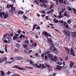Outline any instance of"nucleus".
<instances>
[{
	"label": "nucleus",
	"mask_w": 76,
	"mask_h": 76,
	"mask_svg": "<svg viewBox=\"0 0 76 76\" xmlns=\"http://www.w3.org/2000/svg\"><path fill=\"white\" fill-rule=\"evenodd\" d=\"M42 34H44L45 36L47 37V38L48 39V41H49V42H50L49 44L50 45H51V46H50V47H51V48H52V47L53 46H54V45L53 44V43L52 42V40H51V39L50 38H48V36L49 37H51V35L48 33L46 32V31H43L42 33Z\"/></svg>",
	"instance_id": "1"
},
{
	"label": "nucleus",
	"mask_w": 76,
	"mask_h": 76,
	"mask_svg": "<svg viewBox=\"0 0 76 76\" xmlns=\"http://www.w3.org/2000/svg\"><path fill=\"white\" fill-rule=\"evenodd\" d=\"M3 17L4 19H6V18H9V14L8 13H4V12H2L1 13H0V16L2 18H3Z\"/></svg>",
	"instance_id": "2"
},
{
	"label": "nucleus",
	"mask_w": 76,
	"mask_h": 76,
	"mask_svg": "<svg viewBox=\"0 0 76 76\" xmlns=\"http://www.w3.org/2000/svg\"><path fill=\"white\" fill-rule=\"evenodd\" d=\"M54 60L55 62H57V61L56 62L57 64H59V65H61V64H62L61 62H58V61H59V59H58V57L56 56H54Z\"/></svg>",
	"instance_id": "3"
},
{
	"label": "nucleus",
	"mask_w": 76,
	"mask_h": 76,
	"mask_svg": "<svg viewBox=\"0 0 76 76\" xmlns=\"http://www.w3.org/2000/svg\"><path fill=\"white\" fill-rule=\"evenodd\" d=\"M12 68H16V69H18L20 70H26V69L25 68H21L20 67H18V66H14L12 67Z\"/></svg>",
	"instance_id": "4"
},
{
	"label": "nucleus",
	"mask_w": 76,
	"mask_h": 76,
	"mask_svg": "<svg viewBox=\"0 0 76 76\" xmlns=\"http://www.w3.org/2000/svg\"><path fill=\"white\" fill-rule=\"evenodd\" d=\"M50 50H52L53 51H54L56 54H57L58 53V50H57V49L56 48H53V47H52V48H51V47H50Z\"/></svg>",
	"instance_id": "5"
},
{
	"label": "nucleus",
	"mask_w": 76,
	"mask_h": 76,
	"mask_svg": "<svg viewBox=\"0 0 76 76\" xmlns=\"http://www.w3.org/2000/svg\"><path fill=\"white\" fill-rule=\"evenodd\" d=\"M47 57L48 58H50L51 60H52V61H53V60H54V59H53V55H51V54L49 53L47 55Z\"/></svg>",
	"instance_id": "6"
},
{
	"label": "nucleus",
	"mask_w": 76,
	"mask_h": 76,
	"mask_svg": "<svg viewBox=\"0 0 76 76\" xmlns=\"http://www.w3.org/2000/svg\"><path fill=\"white\" fill-rule=\"evenodd\" d=\"M16 10L15 9V7H13V6L11 7V10L9 11L10 13H12V14L13 15V13Z\"/></svg>",
	"instance_id": "7"
},
{
	"label": "nucleus",
	"mask_w": 76,
	"mask_h": 76,
	"mask_svg": "<svg viewBox=\"0 0 76 76\" xmlns=\"http://www.w3.org/2000/svg\"><path fill=\"white\" fill-rule=\"evenodd\" d=\"M70 53L73 56H75V52H74V50H73V48H71L70 50Z\"/></svg>",
	"instance_id": "8"
},
{
	"label": "nucleus",
	"mask_w": 76,
	"mask_h": 76,
	"mask_svg": "<svg viewBox=\"0 0 76 76\" xmlns=\"http://www.w3.org/2000/svg\"><path fill=\"white\" fill-rule=\"evenodd\" d=\"M14 45L15 46H16V47H18V48H19V47H20V44L19 43H14Z\"/></svg>",
	"instance_id": "9"
},
{
	"label": "nucleus",
	"mask_w": 76,
	"mask_h": 76,
	"mask_svg": "<svg viewBox=\"0 0 76 76\" xmlns=\"http://www.w3.org/2000/svg\"><path fill=\"white\" fill-rule=\"evenodd\" d=\"M70 64L69 65V67L70 69H71V68H72V67H73V63L72 62H70Z\"/></svg>",
	"instance_id": "10"
},
{
	"label": "nucleus",
	"mask_w": 76,
	"mask_h": 76,
	"mask_svg": "<svg viewBox=\"0 0 76 76\" xmlns=\"http://www.w3.org/2000/svg\"><path fill=\"white\" fill-rule=\"evenodd\" d=\"M61 67H62L60 66L57 65L56 69L58 70H61Z\"/></svg>",
	"instance_id": "11"
},
{
	"label": "nucleus",
	"mask_w": 76,
	"mask_h": 76,
	"mask_svg": "<svg viewBox=\"0 0 76 76\" xmlns=\"http://www.w3.org/2000/svg\"><path fill=\"white\" fill-rule=\"evenodd\" d=\"M63 3H64V4H66V5L69 4V2L68 1H67V0H65L64 1Z\"/></svg>",
	"instance_id": "12"
},
{
	"label": "nucleus",
	"mask_w": 76,
	"mask_h": 76,
	"mask_svg": "<svg viewBox=\"0 0 76 76\" xmlns=\"http://www.w3.org/2000/svg\"><path fill=\"white\" fill-rule=\"evenodd\" d=\"M35 66H36V67H37L38 69H39L40 68H41V64H39V66H38L37 64H36Z\"/></svg>",
	"instance_id": "13"
},
{
	"label": "nucleus",
	"mask_w": 76,
	"mask_h": 76,
	"mask_svg": "<svg viewBox=\"0 0 76 76\" xmlns=\"http://www.w3.org/2000/svg\"><path fill=\"white\" fill-rule=\"evenodd\" d=\"M72 35L73 37L76 38V32H74V33H72Z\"/></svg>",
	"instance_id": "14"
},
{
	"label": "nucleus",
	"mask_w": 76,
	"mask_h": 76,
	"mask_svg": "<svg viewBox=\"0 0 76 76\" xmlns=\"http://www.w3.org/2000/svg\"><path fill=\"white\" fill-rule=\"evenodd\" d=\"M18 14V15H23V12L21 11H19Z\"/></svg>",
	"instance_id": "15"
},
{
	"label": "nucleus",
	"mask_w": 76,
	"mask_h": 76,
	"mask_svg": "<svg viewBox=\"0 0 76 76\" xmlns=\"http://www.w3.org/2000/svg\"><path fill=\"white\" fill-rule=\"evenodd\" d=\"M23 47L25 48H26V49H28V45H27L26 44H24L23 45Z\"/></svg>",
	"instance_id": "16"
},
{
	"label": "nucleus",
	"mask_w": 76,
	"mask_h": 76,
	"mask_svg": "<svg viewBox=\"0 0 76 76\" xmlns=\"http://www.w3.org/2000/svg\"><path fill=\"white\" fill-rule=\"evenodd\" d=\"M65 34L68 36H69L70 35V32L69 31H66L65 32Z\"/></svg>",
	"instance_id": "17"
},
{
	"label": "nucleus",
	"mask_w": 76,
	"mask_h": 76,
	"mask_svg": "<svg viewBox=\"0 0 76 76\" xmlns=\"http://www.w3.org/2000/svg\"><path fill=\"white\" fill-rule=\"evenodd\" d=\"M29 63L31 64H33L34 63V62L33 61H30L28 60V61H27V62H29Z\"/></svg>",
	"instance_id": "18"
},
{
	"label": "nucleus",
	"mask_w": 76,
	"mask_h": 76,
	"mask_svg": "<svg viewBox=\"0 0 76 76\" xmlns=\"http://www.w3.org/2000/svg\"><path fill=\"white\" fill-rule=\"evenodd\" d=\"M13 6V5H9V4H8L7 6V9H8V8H9V7H12V6Z\"/></svg>",
	"instance_id": "19"
},
{
	"label": "nucleus",
	"mask_w": 76,
	"mask_h": 76,
	"mask_svg": "<svg viewBox=\"0 0 76 76\" xmlns=\"http://www.w3.org/2000/svg\"><path fill=\"white\" fill-rule=\"evenodd\" d=\"M25 68H27V69H34V68L32 67H31L28 66H25Z\"/></svg>",
	"instance_id": "20"
},
{
	"label": "nucleus",
	"mask_w": 76,
	"mask_h": 76,
	"mask_svg": "<svg viewBox=\"0 0 76 76\" xmlns=\"http://www.w3.org/2000/svg\"><path fill=\"white\" fill-rule=\"evenodd\" d=\"M65 49H66V50L67 51L68 53V54H69L70 53V49L68 48H66Z\"/></svg>",
	"instance_id": "21"
},
{
	"label": "nucleus",
	"mask_w": 76,
	"mask_h": 76,
	"mask_svg": "<svg viewBox=\"0 0 76 76\" xmlns=\"http://www.w3.org/2000/svg\"><path fill=\"white\" fill-rule=\"evenodd\" d=\"M50 53V51H48L47 52H45V53H43V54L44 55H47V54H48V53Z\"/></svg>",
	"instance_id": "22"
},
{
	"label": "nucleus",
	"mask_w": 76,
	"mask_h": 76,
	"mask_svg": "<svg viewBox=\"0 0 76 76\" xmlns=\"http://www.w3.org/2000/svg\"><path fill=\"white\" fill-rule=\"evenodd\" d=\"M63 0H59V2L61 4H63Z\"/></svg>",
	"instance_id": "23"
},
{
	"label": "nucleus",
	"mask_w": 76,
	"mask_h": 76,
	"mask_svg": "<svg viewBox=\"0 0 76 76\" xmlns=\"http://www.w3.org/2000/svg\"><path fill=\"white\" fill-rule=\"evenodd\" d=\"M20 37V39H21L22 38V37L25 38L26 37H25V36L24 35H22V34H21Z\"/></svg>",
	"instance_id": "24"
},
{
	"label": "nucleus",
	"mask_w": 76,
	"mask_h": 76,
	"mask_svg": "<svg viewBox=\"0 0 76 76\" xmlns=\"http://www.w3.org/2000/svg\"><path fill=\"white\" fill-rule=\"evenodd\" d=\"M46 66L43 64H42V67L41 69H44V68H45Z\"/></svg>",
	"instance_id": "25"
},
{
	"label": "nucleus",
	"mask_w": 76,
	"mask_h": 76,
	"mask_svg": "<svg viewBox=\"0 0 76 76\" xmlns=\"http://www.w3.org/2000/svg\"><path fill=\"white\" fill-rule=\"evenodd\" d=\"M6 60H7V58L6 57L3 58L2 59V61H3H3H6Z\"/></svg>",
	"instance_id": "26"
},
{
	"label": "nucleus",
	"mask_w": 76,
	"mask_h": 76,
	"mask_svg": "<svg viewBox=\"0 0 76 76\" xmlns=\"http://www.w3.org/2000/svg\"><path fill=\"white\" fill-rule=\"evenodd\" d=\"M32 45L33 46H34V47H36V46H37V43L34 42L33 43H32Z\"/></svg>",
	"instance_id": "27"
},
{
	"label": "nucleus",
	"mask_w": 76,
	"mask_h": 76,
	"mask_svg": "<svg viewBox=\"0 0 76 76\" xmlns=\"http://www.w3.org/2000/svg\"><path fill=\"white\" fill-rule=\"evenodd\" d=\"M17 38L18 36H15L13 37V40H14V41H15V39H16V38Z\"/></svg>",
	"instance_id": "28"
},
{
	"label": "nucleus",
	"mask_w": 76,
	"mask_h": 76,
	"mask_svg": "<svg viewBox=\"0 0 76 76\" xmlns=\"http://www.w3.org/2000/svg\"><path fill=\"white\" fill-rule=\"evenodd\" d=\"M1 76H4V72H3V71H1Z\"/></svg>",
	"instance_id": "29"
},
{
	"label": "nucleus",
	"mask_w": 76,
	"mask_h": 76,
	"mask_svg": "<svg viewBox=\"0 0 76 76\" xmlns=\"http://www.w3.org/2000/svg\"><path fill=\"white\" fill-rule=\"evenodd\" d=\"M11 59L12 61V63H13V62H14V61H15V59L14 58H11Z\"/></svg>",
	"instance_id": "30"
},
{
	"label": "nucleus",
	"mask_w": 76,
	"mask_h": 76,
	"mask_svg": "<svg viewBox=\"0 0 76 76\" xmlns=\"http://www.w3.org/2000/svg\"><path fill=\"white\" fill-rule=\"evenodd\" d=\"M15 58L17 60H20V58L19 57H15Z\"/></svg>",
	"instance_id": "31"
},
{
	"label": "nucleus",
	"mask_w": 76,
	"mask_h": 76,
	"mask_svg": "<svg viewBox=\"0 0 76 76\" xmlns=\"http://www.w3.org/2000/svg\"><path fill=\"white\" fill-rule=\"evenodd\" d=\"M40 13H42V14H45V12H44V11L42 10L40 11Z\"/></svg>",
	"instance_id": "32"
},
{
	"label": "nucleus",
	"mask_w": 76,
	"mask_h": 76,
	"mask_svg": "<svg viewBox=\"0 0 76 76\" xmlns=\"http://www.w3.org/2000/svg\"><path fill=\"white\" fill-rule=\"evenodd\" d=\"M8 41L9 42L7 41V40H4V42L5 43H8V42H10V40H8Z\"/></svg>",
	"instance_id": "33"
},
{
	"label": "nucleus",
	"mask_w": 76,
	"mask_h": 76,
	"mask_svg": "<svg viewBox=\"0 0 76 76\" xmlns=\"http://www.w3.org/2000/svg\"><path fill=\"white\" fill-rule=\"evenodd\" d=\"M65 10H66V9H65V8H63L62 9L61 12L62 13H63L64 12Z\"/></svg>",
	"instance_id": "34"
},
{
	"label": "nucleus",
	"mask_w": 76,
	"mask_h": 76,
	"mask_svg": "<svg viewBox=\"0 0 76 76\" xmlns=\"http://www.w3.org/2000/svg\"><path fill=\"white\" fill-rule=\"evenodd\" d=\"M24 42L26 43V44H29V41H28V40H25L24 41Z\"/></svg>",
	"instance_id": "35"
},
{
	"label": "nucleus",
	"mask_w": 76,
	"mask_h": 76,
	"mask_svg": "<svg viewBox=\"0 0 76 76\" xmlns=\"http://www.w3.org/2000/svg\"><path fill=\"white\" fill-rule=\"evenodd\" d=\"M41 6H42V7H46L47 6V5L45 4H41Z\"/></svg>",
	"instance_id": "36"
},
{
	"label": "nucleus",
	"mask_w": 76,
	"mask_h": 76,
	"mask_svg": "<svg viewBox=\"0 0 76 76\" xmlns=\"http://www.w3.org/2000/svg\"><path fill=\"white\" fill-rule=\"evenodd\" d=\"M7 75H10L11 73V72L10 71H8V72H6Z\"/></svg>",
	"instance_id": "37"
},
{
	"label": "nucleus",
	"mask_w": 76,
	"mask_h": 76,
	"mask_svg": "<svg viewBox=\"0 0 76 76\" xmlns=\"http://www.w3.org/2000/svg\"><path fill=\"white\" fill-rule=\"evenodd\" d=\"M37 26V25L36 24L35 25L33 26V30H34V29H35Z\"/></svg>",
	"instance_id": "38"
},
{
	"label": "nucleus",
	"mask_w": 76,
	"mask_h": 76,
	"mask_svg": "<svg viewBox=\"0 0 76 76\" xmlns=\"http://www.w3.org/2000/svg\"><path fill=\"white\" fill-rule=\"evenodd\" d=\"M54 6V4H52L50 7V9H51V8H52V7H53V6Z\"/></svg>",
	"instance_id": "39"
},
{
	"label": "nucleus",
	"mask_w": 76,
	"mask_h": 76,
	"mask_svg": "<svg viewBox=\"0 0 76 76\" xmlns=\"http://www.w3.org/2000/svg\"><path fill=\"white\" fill-rule=\"evenodd\" d=\"M67 22H68V23L69 24H70V23H71V20H68L67 21Z\"/></svg>",
	"instance_id": "40"
},
{
	"label": "nucleus",
	"mask_w": 76,
	"mask_h": 76,
	"mask_svg": "<svg viewBox=\"0 0 76 76\" xmlns=\"http://www.w3.org/2000/svg\"><path fill=\"white\" fill-rule=\"evenodd\" d=\"M67 8H68V10H69V11H70V10H72V8H71L70 7H68V6H67Z\"/></svg>",
	"instance_id": "41"
},
{
	"label": "nucleus",
	"mask_w": 76,
	"mask_h": 76,
	"mask_svg": "<svg viewBox=\"0 0 76 76\" xmlns=\"http://www.w3.org/2000/svg\"><path fill=\"white\" fill-rule=\"evenodd\" d=\"M53 1H56V5H58V0H52Z\"/></svg>",
	"instance_id": "42"
},
{
	"label": "nucleus",
	"mask_w": 76,
	"mask_h": 76,
	"mask_svg": "<svg viewBox=\"0 0 76 76\" xmlns=\"http://www.w3.org/2000/svg\"><path fill=\"white\" fill-rule=\"evenodd\" d=\"M64 15L65 16H67V12H65Z\"/></svg>",
	"instance_id": "43"
},
{
	"label": "nucleus",
	"mask_w": 76,
	"mask_h": 76,
	"mask_svg": "<svg viewBox=\"0 0 76 76\" xmlns=\"http://www.w3.org/2000/svg\"><path fill=\"white\" fill-rule=\"evenodd\" d=\"M45 19L46 20H48V16H46L45 17Z\"/></svg>",
	"instance_id": "44"
},
{
	"label": "nucleus",
	"mask_w": 76,
	"mask_h": 76,
	"mask_svg": "<svg viewBox=\"0 0 76 76\" xmlns=\"http://www.w3.org/2000/svg\"><path fill=\"white\" fill-rule=\"evenodd\" d=\"M47 58H48V57H47V56H45V60H47Z\"/></svg>",
	"instance_id": "45"
},
{
	"label": "nucleus",
	"mask_w": 76,
	"mask_h": 76,
	"mask_svg": "<svg viewBox=\"0 0 76 76\" xmlns=\"http://www.w3.org/2000/svg\"><path fill=\"white\" fill-rule=\"evenodd\" d=\"M36 28L37 30H38V29H40V27H39V26H38L36 27Z\"/></svg>",
	"instance_id": "46"
},
{
	"label": "nucleus",
	"mask_w": 76,
	"mask_h": 76,
	"mask_svg": "<svg viewBox=\"0 0 76 76\" xmlns=\"http://www.w3.org/2000/svg\"><path fill=\"white\" fill-rule=\"evenodd\" d=\"M7 36V34H4L3 36V37L4 38L5 37H6Z\"/></svg>",
	"instance_id": "47"
},
{
	"label": "nucleus",
	"mask_w": 76,
	"mask_h": 76,
	"mask_svg": "<svg viewBox=\"0 0 76 76\" xmlns=\"http://www.w3.org/2000/svg\"><path fill=\"white\" fill-rule=\"evenodd\" d=\"M12 63V62H9L6 61V62H5V64H7V63L11 64Z\"/></svg>",
	"instance_id": "48"
},
{
	"label": "nucleus",
	"mask_w": 76,
	"mask_h": 76,
	"mask_svg": "<svg viewBox=\"0 0 76 76\" xmlns=\"http://www.w3.org/2000/svg\"><path fill=\"white\" fill-rule=\"evenodd\" d=\"M31 35L32 37H34V32H32L31 33Z\"/></svg>",
	"instance_id": "49"
},
{
	"label": "nucleus",
	"mask_w": 76,
	"mask_h": 76,
	"mask_svg": "<svg viewBox=\"0 0 76 76\" xmlns=\"http://www.w3.org/2000/svg\"><path fill=\"white\" fill-rule=\"evenodd\" d=\"M32 50H29L28 51V53H31L32 52Z\"/></svg>",
	"instance_id": "50"
},
{
	"label": "nucleus",
	"mask_w": 76,
	"mask_h": 76,
	"mask_svg": "<svg viewBox=\"0 0 76 76\" xmlns=\"http://www.w3.org/2000/svg\"><path fill=\"white\" fill-rule=\"evenodd\" d=\"M24 53H25V54H28V52L26 50H25L24 52Z\"/></svg>",
	"instance_id": "51"
},
{
	"label": "nucleus",
	"mask_w": 76,
	"mask_h": 76,
	"mask_svg": "<svg viewBox=\"0 0 76 76\" xmlns=\"http://www.w3.org/2000/svg\"><path fill=\"white\" fill-rule=\"evenodd\" d=\"M15 51L16 52V53L18 52V51H19V49H15Z\"/></svg>",
	"instance_id": "52"
},
{
	"label": "nucleus",
	"mask_w": 76,
	"mask_h": 76,
	"mask_svg": "<svg viewBox=\"0 0 76 76\" xmlns=\"http://www.w3.org/2000/svg\"><path fill=\"white\" fill-rule=\"evenodd\" d=\"M17 31L18 32V34H19V35H20V33L21 32V31L20 30L19 31Z\"/></svg>",
	"instance_id": "53"
},
{
	"label": "nucleus",
	"mask_w": 76,
	"mask_h": 76,
	"mask_svg": "<svg viewBox=\"0 0 76 76\" xmlns=\"http://www.w3.org/2000/svg\"><path fill=\"white\" fill-rule=\"evenodd\" d=\"M58 20H57L55 21L54 22V23H58Z\"/></svg>",
	"instance_id": "54"
},
{
	"label": "nucleus",
	"mask_w": 76,
	"mask_h": 76,
	"mask_svg": "<svg viewBox=\"0 0 76 76\" xmlns=\"http://www.w3.org/2000/svg\"><path fill=\"white\" fill-rule=\"evenodd\" d=\"M23 18H24V20H26V19H27V17H26V16H23Z\"/></svg>",
	"instance_id": "55"
},
{
	"label": "nucleus",
	"mask_w": 76,
	"mask_h": 76,
	"mask_svg": "<svg viewBox=\"0 0 76 76\" xmlns=\"http://www.w3.org/2000/svg\"><path fill=\"white\" fill-rule=\"evenodd\" d=\"M4 53V51H1L0 50V53H1V54H3Z\"/></svg>",
	"instance_id": "56"
},
{
	"label": "nucleus",
	"mask_w": 76,
	"mask_h": 76,
	"mask_svg": "<svg viewBox=\"0 0 76 76\" xmlns=\"http://www.w3.org/2000/svg\"><path fill=\"white\" fill-rule=\"evenodd\" d=\"M51 11H48L47 12V14L49 15V14H50V13H51Z\"/></svg>",
	"instance_id": "57"
},
{
	"label": "nucleus",
	"mask_w": 76,
	"mask_h": 76,
	"mask_svg": "<svg viewBox=\"0 0 76 76\" xmlns=\"http://www.w3.org/2000/svg\"><path fill=\"white\" fill-rule=\"evenodd\" d=\"M5 48H5V50L6 51V52L7 53V48H7V47H6V46H5Z\"/></svg>",
	"instance_id": "58"
},
{
	"label": "nucleus",
	"mask_w": 76,
	"mask_h": 76,
	"mask_svg": "<svg viewBox=\"0 0 76 76\" xmlns=\"http://www.w3.org/2000/svg\"><path fill=\"white\" fill-rule=\"evenodd\" d=\"M3 61L2 60L1 58H0V63H3Z\"/></svg>",
	"instance_id": "59"
},
{
	"label": "nucleus",
	"mask_w": 76,
	"mask_h": 76,
	"mask_svg": "<svg viewBox=\"0 0 76 76\" xmlns=\"http://www.w3.org/2000/svg\"><path fill=\"white\" fill-rule=\"evenodd\" d=\"M64 26H65L66 25H67V23H66V22H64Z\"/></svg>",
	"instance_id": "60"
},
{
	"label": "nucleus",
	"mask_w": 76,
	"mask_h": 76,
	"mask_svg": "<svg viewBox=\"0 0 76 76\" xmlns=\"http://www.w3.org/2000/svg\"><path fill=\"white\" fill-rule=\"evenodd\" d=\"M45 16V14H43L41 15V16L42 18H44V17Z\"/></svg>",
	"instance_id": "61"
},
{
	"label": "nucleus",
	"mask_w": 76,
	"mask_h": 76,
	"mask_svg": "<svg viewBox=\"0 0 76 76\" xmlns=\"http://www.w3.org/2000/svg\"><path fill=\"white\" fill-rule=\"evenodd\" d=\"M59 14L60 15V16H61V11H60V12H59Z\"/></svg>",
	"instance_id": "62"
},
{
	"label": "nucleus",
	"mask_w": 76,
	"mask_h": 76,
	"mask_svg": "<svg viewBox=\"0 0 76 76\" xmlns=\"http://www.w3.org/2000/svg\"><path fill=\"white\" fill-rule=\"evenodd\" d=\"M13 34H13V33L12 34H10V36H11V37H13Z\"/></svg>",
	"instance_id": "63"
},
{
	"label": "nucleus",
	"mask_w": 76,
	"mask_h": 76,
	"mask_svg": "<svg viewBox=\"0 0 76 76\" xmlns=\"http://www.w3.org/2000/svg\"><path fill=\"white\" fill-rule=\"evenodd\" d=\"M68 56H67L65 58V60H67V59H68Z\"/></svg>",
	"instance_id": "64"
}]
</instances>
